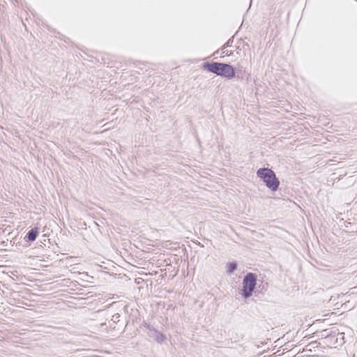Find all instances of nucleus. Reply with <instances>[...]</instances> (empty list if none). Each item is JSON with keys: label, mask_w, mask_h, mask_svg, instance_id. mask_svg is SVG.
<instances>
[{"label": "nucleus", "mask_w": 357, "mask_h": 357, "mask_svg": "<svg viewBox=\"0 0 357 357\" xmlns=\"http://www.w3.org/2000/svg\"><path fill=\"white\" fill-rule=\"evenodd\" d=\"M233 41H234V36L231 37V38H229L227 43H225L223 46L222 47V50H225V48L227 47H231V44L233 43Z\"/></svg>", "instance_id": "10"}, {"label": "nucleus", "mask_w": 357, "mask_h": 357, "mask_svg": "<svg viewBox=\"0 0 357 357\" xmlns=\"http://www.w3.org/2000/svg\"><path fill=\"white\" fill-rule=\"evenodd\" d=\"M220 75L228 79H231L236 77L235 68L229 63H222Z\"/></svg>", "instance_id": "3"}, {"label": "nucleus", "mask_w": 357, "mask_h": 357, "mask_svg": "<svg viewBox=\"0 0 357 357\" xmlns=\"http://www.w3.org/2000/svg\"><path fill=\"white\" fill-rule=\"evenodd\" d=\"M320 345V343L317 341H312L307 345V348L309 347V349H307L309 351H311L312 349L317 348Z\"/></svg>", "instance_id": "8"}, {"label": "nucleus", "mask_w": 357, "mask_h": 357, "mask_svg": "<svg viewBox=\"0 0 357 357\" xmlns=\"http://www.w3.org/2000/svg\"><path fill=\"white\" fill-rule=\"evenodd\" d=\"M256 174L270 190L275 192L278 190L280 181L273 170L267 167H261L257 170Z\"/></svg>", "instance_id": "1"}, {"label": "nucleus", "mask_w": 357, "mask_h": 357, "mask_svg": "<svg viewBox=\"0 0 357 357\" xmlns=\"http://www.w3.org/2000/svg\"><path fill=\"white\" fill-rule=\"evenodd\" d=\"M242 284L241 295L243 298L248 299L252 296L257 288V275L254 273H248L244 275Z\"/></svg>", "instance_id": "2"}, {"label": "nucleus", "mask_w": 357, "mask_h": 357, "mask_svg": "<svg viewBox=\"0 0 357 357\" xmlns=\"http://www.w3.org/2000/svg\"><path fill=\"white\" fill-rule=\"evenodd\" d=\"M142 327H144L146 328V329H148L149 331V333H151V330L154 329L155 328H153L152 326H151L149 324L146 323V321H144L142 324H141V328Z\"/></svg>", "instance_id": "12"}, {"label": "nucleus", "mask_w": 357, "mask_h": 357, "mask_svg": "<svg viewBox=\"0 0 357 357\" xmlns=\"http://www.w3.org/2000/svg\"><path fill=\"white\" fill-rule=\"evenodd\" d=\"M240 77H241V75H237V77H238V78H241Z\"/></svg>", "instance_id": "18"}, {"label": "nucleus", "mask_w": 357, "mask_h": 357, "mask_svg": "<svg viewBox=\"0 0 357 357\" xmlns=\"http://www.w3.org/2000/svg\"><path fill=\"white\" fill-rule=\"evenodd\" d=\"M268 287V283L265 282L264 283L261 282L260 284H258V288L260 289V291L262 292L263 291H266Z\"/></svg>", "instance_id": "11"}, {"label": "nucleus", "mask_w": 357, "mask_h": 357, "mask_svg": "<svg viewBox=\"0 0 357 357\" xmlns=\"http://www.w3.org/2000/svg\"><path fill=\"white\" fill-rule=\"evenodd\" d=\"M331 336V335L327 333L326 330L322 331V337H324L325 338H328Z\"/></svg>", "instance_id": "14"}, {"label": "nucleus", "mask_w": 357, "mask_h": 357, "mask_svg": "<svg viewBox=\"0 0 357 357\" xmlns=\"http://www.w3.org/2000/svg\"><path fill=\"white\" fill-rule=\"evenodd\" d=\"M222 63L220 62H204L202 68L208 72L215 74L219 76Z\"/></svg>", "instance_id": "4"}, {"label": "nucleus", "mask_w": 357, "mask_h": 357, "mask_svg": "<svg viewBox=\"0 0 357 357\" xmlns=\"http://www.w3.org/2000/svg\"><path fill=\"white\" fill-rule=\"evenodd\" d=\"M240 77H241V75H237V77H238V78H241Z\"/></svg>", "instance_id": "17"}, {"label": "nucleus", "mask_w": 357, "mask_h": 357, "mask_svg": "<svg viewBox=\"0 0 357 357\" xmlns=\"http://www.w3.org/2000/svg\"><path fill=\"white\" fill-rule=\"evenodd\" d=\"M106 323L102 324V326H105Z\"/></svg>", "instance_id": "19"}, {"label": "nucleus", "mask_w": 357, "mask_h": 357, "mask_svg": "<svg viewBox=\"0 0 357 357\" xmlns=\"http://www.w3.org/2000/svg\"><path fill=\"white\" fill-rule=\"evenodd\" d=\"M39 234L38 229L37 227L32 228L26 234L24 239L26 242L34 241L38 237Z\"/></svg>", "instance_id": "6"}, {"label": "nucleus", "mask_w": 357, "mask_h": 357, "mask_svg": "<svg viewBox=\"0 0 357 357\" xmlns=\"http://www.w3.org/2000/svg\"><path fill=\"white\" fill-rule=\"evenodd\" d=\"M221 51H222V54H225V56H230L231 55H233V52L231 51H228V50H222L221 48Z\"/></svg>", "instance_id": "13"}, {"label": "nucleus", "mask_w": 357, "mask_h": 357, "mask_svg": "<svg viewBox=\"0 0 357 357\" xmlns=\"http://www.w3.org/2000/svg\"><path fill=\"white\" fill-rule=\"evenodd\" d=\"M238 264L236 261H231L227 264V272L229 275L234 273L237 270Z\"/></svg>", "instance_id": "7"}, {"label": "nucleus", "mask_w": 357, "mask_h": 357, "mask_svg": "<svg viewBox=\"0 0 357 357\" xmlns=\"http://www.w3.org/2000/svg\"><path fill=\"white\" fill-rule=\"evenodd\" d=\"M149 335L151 337L153 338L159 344H162L167 339L165 335L159 332L155 328L151 330V333H149Z\"/></svg>", "instance_id": "5"}, {"label": "nucleus", "mask_w": 357, "mask_h": 357, "mask_svg": "<svg viewBox=\"0 0 357 357\" xmlns=\"http://www.w3.org/2000/svg\"><path fill=\"white\" fill-rule=\"evenodd\" d=\"M123 310H124L125 311L128 310V305H124V307H123Z\"/></svg>", "instance_id": "15"}, {"label": "nucleus", "mask_w": 357, "mask_h": 357, "mask_svg": "<svg viewBox=\"0 0 357 357\" xmlns=\"http://www.w3.org/2000/svg\"><path fill=\"white\" fill-rule=\"evenodd\" d=\"M219 51H220V50H217L215 52H214V54H213L215 55V54H219Z\"/></svg>", "instance_id": "16"}, {"label": "nucleus", "mask_w": 357, "mask_h": 357, "mask_svg": "<svg viewBox=\"0 0 357 357\" xmlns=\"http://www.w3.org/2000/svg\"><path fill=\"white\" fill-rule=\"evenodd\" d=\"M121 314L119 313H116L112 316L111 321L113 324H118L120 321Z\"/></svg>", "instance_id": "9"}]
</instances>
